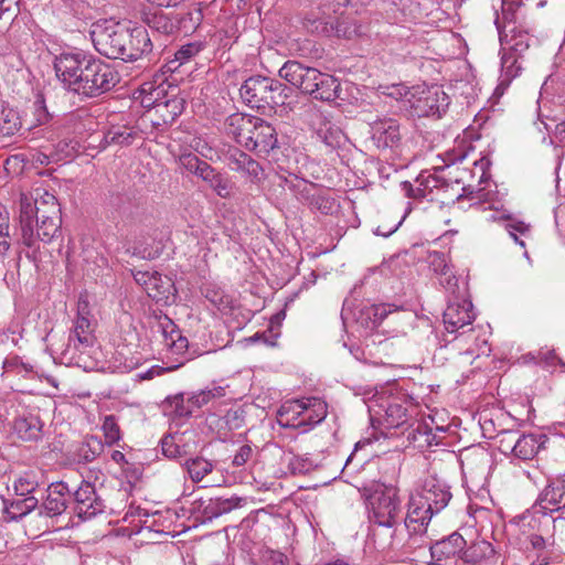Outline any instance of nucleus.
Here are the masks:
<instances>
[{
    "mask_svg": "<svg viewBox=\"0 0 565 565\" xmlns=\"http://www.w3.org/2000/svg\"><path fill=\"white\" fill-rule=\"evenodd\" d=\"M303 427L319 424L327 416V404L319 397H307Z\"/></svg>",
    "mask_w": 565,
    "mask_h": 565,
    "instance_id": "nucleus-37",
    "label": "nucleus"
},
{
    "mask_svg": "<svg viewBox=\"0 0 565 565\" xmlns=\"http://www.w3.org/2000/svg\"><path fill=\"white\" fill-rule=\"evenodd\" d=\"M534 509L542 513L565 509V480H556L548 484L541 493Z\"/></svg>",
    "mask_w": 565,
    "mask_h": 565,
    "instance_id": "nucleus-25",
    "label": "nucleus"
},
{
    "mask_svg": "<svg viewBox=\"0 0 565 565\" xmlns=\"http://www.w3.org/2000/svg\"><path fill=\"white\" fill-rule=\"evenodd\" d=\"M475 318L472 303L465 299L449 301L443 315L445 329L448 333H456L460 329L470 326Z\"/></svg>",
    "mask_w": 565,
    "mask_h": 565,
    "instance_id": "nucleus-16",
    "label": "nucleus"
},
{
    "mask_svg": "<svg viewBox=\"0 0 565 565\" xmlns=\"http://www.w3.org/2000/svg\"><path fill=\"white\" fill-rule=\"evenodd\" d=\"M90 39L95 50L108 58H121L127 28L107 21L93 24Z\"/></svg>",
    "mask_w": 565,
    "mask_h": 565,
    "instance_id": "nucleus-7",
    "label": "nucleus"
},
{
    "mask_svg": "<svg viewBox=\"0 0 565 565\" xmlns=\"http://www.w3.org/2000/svg\"><path fill=\"white\" fill-rule=\"evenodd\" d=\"M153 47L150 34L143 26L127 28V39L122 50V61L134 62L151 53Z\"/></svg>",
    "mask_w": 565,
    "mask_h": 565,
    "instance_id": "nucleus-17",
    "label": "nucleus"
},
{
    "mask_svg": "<svg viewBox=\"0 0 565 565\" xmlns=\"http://www.w3.org/2000/svg\"><path fill=\"white\" fill-rule=\"evenodd\" d=\"M465 546L466 541L462 535L454 532L447 537L433 543V546H430V556L439 562L459 554L461 555Z\"/></svg>",
    "mask_w": 565,
    "mask_h": 565,
    "instance_id": "nucleus-27",
    "label": "nucleus"
},
{
    "mask_svg": "<svg viewBox=\"0 0 565 565\" xmlns=\"http://www.w3.org/2000/svg\"><path fill=\"white\" fill-rule=\"evenodd\" d=\"M203 49L204 44L200 41L186 43L174 53L173 62H178V66L185 64L196 56Z\"/></svg>",
    "mask_w": 565,
    "mask_h": 565,
    "instance_id": "nucleus-47",
    "label": "nucleus"
},
{
    "mask_svg": "<svg viewBox=\"0 0 565 565\" xmlns=\"http://www.w3.org/2000/svg\"><path fill=\"white\" fill-rule=\"evenodd\" d=\"M429 267L437 275H447L449 273L450 266L446 255L441 252H431L428 256Z\"/></svg>",
    "mask_w": 565,
    "mask_h": 565,
    "instance_id": "nucleus-54",
    "label": "nucleus"
},
{
    "mask_svg": "<svg viewBox=\"0 0 565 565\" xmlns=\"http://www.w3.org/2000/svg\"><path fill=\"white\" fill-rule=\"evenodd\" d=\"M39 476L34 471L21 473L13 482V490L17 497H34L33 493L40 487Z\"/></svg>",
    "mask_w": 565,
    "mask_h": 565,
    "instance_id": "nucleus-39",
    "label": "nucleus"
},
{
    "mask_svg": "<svg viewBox=\"0 0 565 565\" xmlns=\"http://www.w3.org/2000/svg\"><path fill=\"white\" fill-rule=\"evenodd\" d=\"M398 310V307L394 305H387V303H380L374 305L371 308L366 310L367 316L371 318L373 317V323L379 324L381 323L390 313L395 312Z\"/></svg>",
    "mask_w": 565,
    "mask_h": 565,
    "instance_id": "nucleus-55",
    "label": "nucleus"
},
{
    "mask_svg": "<svg viewBox=\"0 0 565 565\" xmlns=\"http://www.w3.org/2000/svg\"><path fill=\"white\" fill-rule=\"evenodd\" d=\"M33 114L38 125L47 124L51 119V114L46 108L45 99L42 94H38L35 97L33 103Z\"/></svg>",
    "mask_w": 565,
    "mask_h": 565,
    "instance_id": "nucleus-56",
    "label": "nucleus"
},
{
    "mask_svg": "<svg viewBox=\"0 0 565 565\" xmlns=\"http://www.w3.org/2000/svg\"><path fill=\"white\" fill-rule=\"evenodd\" d=\"M383 408L382 415L387 427H398L407 419L406 408L395 399H385L380 405Z\"/></svg>",
    "mask_w": 565,
    "mask_h": 565,
    "instance_id": "nucleus-34",
    "label": "nucleus"
},
{
    "mask_svg": "<svg viewBox=\"0 0 565 565\" xmlns=\"http://www.w3.org/2000/svg\"><path fill=\"white\" fill-rule=\"evenodd\" d=\"M162 454L170 459L180 457L183 452L181 447L174 443V438L167 436L161 441Z\"/></svg>",
    "mask_w": 565,
    "mask_h": 565,
    "instance_id": "nucleus-62",
    "label": "nucleus"
},
{
    "mask_svg": "<svg viewBox=\"0 0 565 565\" xmlns=\"http://www.w3.org/2000/svg\"><path fill=\"white\" fill-rule=\"evenodd\" d=\"M430 546H433V540L427 535V527H422L419 531L416 526L414 529L399 526L390 537L383 540L379 548L411 556L426 550L430 552Z\"/></svg>",
    "mask_w": 565,
    "mask_h": 565,
    "instance_id": "nucleus-8",
    "label": "nucleus"
},
{
    "mask_svg": "<svg viewBox=\"0 0 565 565\" xmlns=\"http://www.w3.org/2000/svg\"><path fill=\"white\" fill-rule=\"evenodd\" d=\"M211 426L217 428V436L225 440L230 431L242 428L245 425V412L242 406L231 407L224 416H210Z\"/></svg>",
    "mask_w": 565,
    "mask_h": 565,
    "instance_id": "nucleus-26",
    "label": "nucleus"
},
{
    "mask_svg": "<svg viewBox=\"0 0 565 565\" xmlns=\"http://www.w3.org/2000/svg\"><path fill=\"white\" fill-rule=\"evenodd\" d=\"M307 397L285 402L279 411V423L286 427H303V413H306Z\"/></svg>",
    "mask_w": 565,
    "mask_h": 565,
    "instance_id": "nucleus-31",
    "label": "nucleus"
},
{
    "mask_svg": "<svg viewBox=\"0 0 565 565\" xmlns=\"http://www.w3.org/2000/svg\"><path fill=\"white\" fill-rule=\"evenodd\" d=\"M226 386H213L193 393L189 396V402L194 409H199L214 399H220L226 395Z\"/></svg>",
    "mask_w": 565,
    "mask_h": 565,
    "instance_id": "nucleus-41",
    "label": "nucleus"
},
{
    "mask_svg": "<svg viewBox=\"0 0 565 565\" xmlns=\"http://www.w3.org/2000/svg\"><path fill=\"white\" fill-rule=\"evenodd\" d=\"M3 118V126H1L0 131L3 135H13L15 131H18L21 127V122L19 121V117L15 111L10 109L7 114L2 111Z\"/></svg>",
    "mask_w": 565,
    "mask_h": 565,
    "instance_id": "nucleus-58",
    "label": "nucleus"
},
{
    "mask_svg": "<svg viewBox=\"0 0 565 565\" xmlns=\"http://www.w3.org/2000/svg\"><path fill=\"white\" fill-rule=\"evenodd\" d=\"M198 509L202 512L204 521H211L215 518L221 516L220 510L217 509L214 498H211L205 501H200Z\"/></svg>",
    "mask_w": 565,
    "mask_h": 565,
    "instance_id": "nucleus-61",
    "label": "nucleus"
},
{
    "mask_svg": "<svg viewBox=\"0 0 565 565\" xmlns=\"http://www.w3.org/2000/svg\"><path fill=\"white\" fill-rule=\"evenodd\" d=\"M253 454H254L253 448L249 445L241 446L239 449L234 455L232 465L237 468L243 467L250 460V458L253 457Z\"/></svg>",
    "mask_w": 565,
    "mask_h": 565,
    "instance_id": "nucleus-63",
    "label": "nucleus"
},
{
    "mask_svg": "<svg viewBox=\"0 0 565 565\" xmlns=\"http://www.w3.org/2000/svg\"><path fill=\"white\" fill-rule=\"evenodd\" d=\"M12 427L18 438L32 441L42 436L43 422L38 412L23 409L15 416Z\"/></svg>",
    "mask_w": 565,
    "mask_h": 565,
    "instance_id": "nucleus-22",
    "label": "nucleus"
},
{
    "mask_svg": "<svg viewBox=\"0 0 565 565\" xmlns=\"http://www.w3.org/2000/svg\"><path fill=\"white\" fill-rule=\"evenodd\" d=\"M217 509L220 510V515L228 513L234 509L241 507L243 499L236 495L230 498L216 497L214 498Z\"/></svg>",
    "mask_w": 565,
    "mask_h": 565,
    "instance_id": "nucleus-60",
    "label": "nucleus"
},
{
    "mask_svg": "<svg viewBox=\"0 0 565 565\" xmlns=\"http://www.w3.org/2000/svg\"><path fill=\"white\" fill-rule=\"evenodd\" d=\"M371 136L377 148H393L401 140L399 125L394 118L377 119L371 124Z\"/></svg>",
    "mask_w": 565,
    "mask_h": 565,
    "instance_id": "nucleus-20",
    "label": "nucleus"
},
{
    "mask_svg": "<svg viewBox=\"0 0 565 565\" xmlns=\"http://www.w3.org/2000/svg\"><path fill=\"white\" fill-rule=\"evenodd\" d=\"M522 55H518L515 53H512L510 51H502L501 56V83L500 85H509L510 82L515 78L521 70L522 65L520 60L522 58Z\"/></svg>",
    "mask_w": 565,
    "mask_h": 565,
    "instance_id": "nucleus-35",
    "label": "nucleus"
},
{
    "mask_svg": "<svg viewBox=\"0 0 565 565\" xmlns=\"http://www.w3.org/2000/svg\"><path fill=\"white\" fill-rule=\"evenodd\" d=\"M546 436L543 434H520L516 443L513 444V457L521 460H531L541 448L544 447Z\"/></svg>",
    "mask_w": 565,
    "mask_h": 565,
    "instance_id": "nucleus-28",
    "label": "nucleus"
},
{
    "mask_svg": "<svg viewBox=\"0 0 565 565\" xmlns=\"http://www.w3.org/2000/svg\"><path fill=\"white\" fill-rule=\"evenodd\" d=\"M311 125L319 139L328 147L337 148L342 143L344 134L327 115L322 113L315 114Z\"/></svg>",
    "mask_w": 565,
    "mask_h": 565,
    "instance_id": "nucleus-24",
    "label": "nucleus"
},
{
    "mask_svg": "<svg viewBox=\"0 0 565 565\" xmlns=\"http://www.w3.org/2000/svg\"><path fill=\"white\" fill-rule=\"evenodd\" d=\"M3 369L7 373H13L14 375L23 377H28L34 373L33 365L23 362L18 355L7 358L3 362Z\"/></svg>",
    "mask_w": 565,
    "mask_h": 565,
    "instance_id": "nucleus-45",
    "label": "nucleus"
},
{
    "mask_svg": "<svg viewBox=\"0 0 565 565\" xmlns=\"http://www.w3.org/2000/svg\"><path fill=\"white\" fill-rule=\"evenodd\" d=\"M248 158L249 154L236 149L228 157V166L232 170L239 172Z\"/></svg>",
    "mask_w": 565,
    "mask_h": 565,
    "instance_id": "nucleus-64",
    "label": "nucleus"
},
{
    "mask_svg": "<svg viewBox=\"0 0 565 565\" xmlns=\"http://www.w3.org/2000/svg\"><path fill=\"white\" fill-rule=\"evenodd\" d=\"M521 7L522 0H502V15L499 18L501 25H515L520 18Z\"/></svg>",
    "mask_w": 565,
    "mask_h": 565,
    "instance_id": "nucleus-43",
    "label": "nucleus"
},
{
    "mask_svg": "<svg viewBox=\"0 0 565 565\" xmlns=\"http://www.w3.org/2000/svg\"><path fill=\"white\" fill-rule=\"evenodd\" d=\"M11 247L10 220L7 212L0 211V256L4 257Z\"/></svg>",
    "mask_w": 565,
    "mask_h": 565,
    "instance_id": "nucleus-50",
    "label": "nucleus"
},
{
    "mask_svg": "<svg viewBox=\"0 0 565 565\" xmlns=\"http://www.w3.org/2000/svg\"><path fill=\"white\" fill-rule=\"evenodd\" d=\"M416 493L423 497L426 503L437 513L448 505L452 497L447 483L436 476L427 477Z\"/></svg>",
    "mask_w": 565,
    "mask_h": 565,
    "instance_id": "nucleus-15",
    "label": "nucleus"
},
{
    "mask_svg": "<svg viewBox=\"0 0 565 565\" xmlns=\"http://www.w3.org/2000/svg\"><path fill=\"white\" fill-rule=\"evenodd\" d=\"M520 433L515 430H502L497 435L498 438V448L499 450L504 454H511L514 452L513 444L516 443L518 437Z\"/></svg>",
    "mask_w": 565,
    "mask_h": 565,
    "instance_id": "nucleus-53",
    "label": "nucleus"
},
{
    "mask_svg": "<svg viewBox=\"0 0 565 565\" xmlns=\"http://www.w3.org/2000/svg\"><path fill=\"white\" fill-rule=\"evenodd\" d=\"M202 19V11L200 9H194L178 20V22L182 25L183 29H185V31H194L201 24Z\"/></svg>",
    "mask_w": 565,
    "mask_h": 565,
    "instance_id": "nucleus-59",
    "label": "nucleus"
},
{
    "mask_svg": "<svg viewBox=\"0 0 565 565\" xmlns=\"http://www.w3.org/2000/svg\"><path fill=\"white\" fill-rule=\"evenodd\" d=\"M19 222V243L29 248L34 257L41 243H51L61 233V209L56 198L41 186L22 193ZM26 257H31L29 252Z\"/></svg>",
    "mask_w": 565,
    "mask_h": 565,
    "instance_id": "nucleus-2",
    "label": "nucleus"
},
{
    "mask_svg": "<svg viewBox=\"0 0 565 565\" xmlns=\"http://www.w3.org/2000/svg\"><path fill=\"white\" fill-rule=\"evenodd\" d=\"M54 70L68 92L85 98L99 97L119 82L113 65L84 52L60 54L55 57Z\"/></svg>",
    "mask_w": 565,
    "mask_h": 565,
    "instance_id": "nucleus-1",
    "label": "nucleus"
},
{
    "mask_svg": "<svg viewBox=\"0 0 565 565\" xmlns=\"http://www.w3.org/2000/svg\"><path fill=\"white\" fill-rule=\"evenodd\" d=\"M72 491L64 481L52 482L46 489V497L38 507L39 516L45 521V530L49 529L47 519L62 515L68 508Z\"/></svg>",
    "mask_w": 565,
    "mask_h": 565,
    "instance_id": "nucleus-10",
    "label": "nucleus"
},
{
    "mask_svg": "<svg viewBox=\"0 0 565 565\" xmlns=\"http://www.w3.org/2000/svg\"><path fill=\"white\" fill-rule=\"evenodd\" d=\"M154 109L160 115L164 124L172 122L183 111V100L178 97L169 98L163 102H154Z\"/></svg>",
    "mask_w": 565,
    "mask_h": 565,
    "instance_id": "nucleus-40",
    "label": "nucleus"
},
{
    "mask_svg": "<svg viewBox=\"0 0 565 565\" xmlns=\"http://www.w3.org/2000/svg\"><path fill=\"white\" fill-rule=\"evenodd\" d=\"M526 558L530 565H550L557 563L561 555L555 551L553 544L543 536L532 534L529 536L526 545Z\"/></svg>",
    "mask_w": 565,
    "mask_h": 565,
    "instance_id": "nucleus-19",
    "label": "nucleus"
},
{
    "mask_svg": "<svg viewBox=\"0 0 565 565\" xmlns=\"http://www.w3.org/2000/svg\"><path fill=\"white\" fill-rule=\"evenodd\" d=\"M284 85L265 76H252L247 78L239 88V94L244 103L252 108H274L284 104L281 93Z\"/></svg>",
    "mask_w": 565,
    "mask_h": 565,
    "instance_id": "nucleus-5",
    "label": "nucleus"
},
{
    "mask_svg": "<svg viewBox=\"0 0 565 565\" xmlns=\"http://www.w3.org/2000/svg\"><path fill=\"white\" fill-rule=\"evenodd\" d=\"M148 28L160 35H171L178 30V25L173 19L162 12H156L146 18Z\"/></svg>",
    "mask_w": 565,
    "mask_h": 565,
    "instance_id": "nucleus-38",
    "label": "nucleus"
},
{
    "mask_svg": "<svg viewBox=\"0 0 565 565\" xmlns=\"http://www.w3.org/2000/svg\"><path fill=\"white\" fill-rule=\"evenodd\" d=\"M159 329L162 334L163 344L167 349L166 366H152L145 374L143 380H151L160 376L166 372L175 371L183 366L186 362L194 359V354L189 351V341L182 334L179 327L167 316L159 318Z\"/></svg>",
    "mask_w": 565,
    "mask_h": 565,
    "instance_id": "nucleus-4",
    "label": "nucleus"
},
{
    "mask_svg": "<svg viewBox=\"0 0 565 565\" xmlns=\"http://www.w3.org/2000/svg\"><path fill=\"white\" fill-rule=\"evenodd\" d=\"M135 280L142 286L147 295L156 302L170 305L174 302L177 289L173 280L158 271H137Z\"/></svg>",
    "mask_w": 565,
    "mask_h": 565,
    "instance_id": "nucleus-9",
    "label": "nucleus"
},
{
    "mask_svg": "<svg viewBox=\"0 0 565 565\" xmlns=\"http://www.w3.org/2000/svg\"><path fill=\"white\" fill-rule=\"evenodd\" d=\"M252 126L254 129L247 135L244 147L258 154H268L278 143L275 128L260 117H255Z\"/></svg>",
    "mask_w": 565,
    "mask_h": 565,
    "instance_id": "nucleus-13",
    "label": "nucleus"
},
{
    "mask_svg": "<svg viewBox=\"0 0 565 565\" xmlns=\"http://www.w3.org/2000/svg\"><path fill=\"white\" fill-rule=\"evenodd\" d=\"M102 429L108 446H113L121 439L120 427L114 415H107L104 417Z\"/></svg>",
    "mask_w": 565,
    "mask_h": 565,
    "instance_id": "nucleus-46",
    "label": "nucleus"
},
{
    "mask_svg": "<svg viewBox=\"0 0 565 565\" xmlns=\"http://www.w3.org/2000/svg\"><path fill=\"white\" fill-rule=\"evenodd\" d=\"M502 51H510L522 55L530 47V35L527 32L518 29L516 25H501L499 17L495 19Z\"/></svg>",
    "mask_w": 565,
    "mask_h": 565,
    "instance_id": "nucleus-18",
    "label": "nucleus"
},
{
    "mask_svg": "<svg viewBox=\"0 0 565 565\" xmlns=\"http://www.w3.org/2000/svg\"><path fill=\"white\" fill-rule=\"evenodd\" d=\"M256 116L235 113L230 115L225 121V129L227 135L232 136L237 143L244 147L247 135L250 132V129H254L252 126Z\"/></svg>",
    "mask_w": 565,
    "mask_h": 565,
    "instance_id": "nucleus-30",
    "label": "nucleus"
},
{
    "mask_svg": "<svg viewBox=\"0 0 565 565\" xmlns=\"http://www.w3.org/2000/svg\"><path fill=\"white\" fill-rule=\"evenodd\" d=\"M434 514H437V512L426 503L423 497L414 492L409 495L404 526L406 529H414L416 526L419 530L427 527Z\"/></svg>",
    "mask_w": 565,
    "mask_h": 565,
    "instance_id": "nucleus-21",
    "label": "nucleus"
},
{
    "mask_svg": "<svg viewBox=\"0 0 565 565\" xmlns=\"http://www.w3.org/2000/svg\"><path fill=\"white\" fill-rule=\"evenodd\" d=\"M367 518L373 527V539L377 547L385 537L399 527L402 500L394 486H377L366 498Z\"/></svg>",
    "mask_w": 565,
    "mask_h": 565,
    "instance_id": "nucleus-3",
    "label": "nucleus"
},
{
    "mask_svg": "<svg viewBox=\"0 0 565 565\" xmlns=\"http://www.w3.org/2000/svg\"><path fill=\"white\" fill-rule=\"evenodd\" d=\"M312 86L309 95L317 100L333 102L339 97L340 83L330 74L320 72V78L317 76Z\"/></svg>",
    "mask_w": 565,
    "mask_h": 565,
    "instance_id": "nucleus-29",
    "label": "nucleus"
},
{
    "mask_svg": "<svg viewBox=\"0 0 565 565\" xmlns=\"http://www.w3.org/2000/svg\"><path fill=\"white\" fill-rule=\"evenodd\" d=\"M135 134L131 129L126 127H117L110 129L106 134V141L108 143L125 145L128 146L132 142Z\"/></svg>",
    "mask_w": 565,
    "mask_h": 565,
    "instance_id": "nucleus-51",
    "label": "nucleus"
},
{
    "mask_svg": "<svg viewBox=\"0 0 565 565\" xmlns=\"http://www.w3.org/2000/svg\"><path fill=\"white\" fill-rule=\"evenodd\" d=\"M179 164L181 168L186 170L188 172L201 177V171H203V167H207L209 163L201 160L196 154L192 152L183 153L179 157Z\"/></svg>",
    "mask_w": 565,
    "mask_h": 565,
    "instance_id": "nucleus-48",
    "label": "nucleus"
},
{
    "mask_svg": "<svg viewBox=\"0 0 565 565\" xmlns=\"http://www.w3.org/2000/svg\"><path fill=\"white\" fill-rule=\"evenodd\" d=\"M200 179L204 181L220 198L227 199L232 195L234 184L224 174L216 171L211 164L203 167Z\"/></svg>",
    "mask_w": 565,
    "mask_h": 565,
    "instance_id": "nucleus-32",
    "label": "nucleus"
},
{
    "mask_svg": "<svg viewBox=\"0 0 565 565\" xmlns=\"http://www.w3.org/2000/svg\"><path fill=\"white\" fill-rule=\"evenodd\" d=\"M104 445L98 437L87 438L78 448V456L86 462L95 460L103 451Z\"/></svg>",
    "mask_w": 565,
    "mask_h": 565,
    "instance_id": "nucleus-44",
    "label": "nucleus"
},
{
    "mask_svg": "<svg viewBox=\"0 0 565 565\" xmlns=\"http://www.w3.org/2000/svg\"><path fill=\"white\" fill-rule=\"evenodd\" d=\"M73 511L82 520H89L105 511L104 499L97 493L95 486L82 481L76 491L72 492Z\"/></svg>",
    "mask_w": 565,
    "mask_h": 565,
    "instance_id": "nucleus-11",
    "label": "nucleus"
},
{
    "mask_svg": "<svg viewBox=\"0 0 565 565\" xmlns=\"http://www.w3.org/2000/svg\"><path fill=\"white\" fill-rule=\"evenodd\" d=\"M166 406L178 417H188L194 412V407L189 402V397L185 399L182 393L167 397Z\"/></svg>",
    "mask_w": 565,
    "mask_h": 565,
    "instance_id": "nucleus-42",
    "label": "nucleus"
},
{
    "mask_svg": "<svg viewBox=\"0 0 565 565\" xmlns=\"http://www.w3.org/2000/svg\"><path fill=\"white\" fill-rule=\"evenodd\" d=\"M95 342L93 323L88 317L87 303L79 301L77 317L71 330L66 352L74 350L83 353Z\"/></svg>",
    "mask_w": 565,
    "mask_h": 565,
    "instance_id": "nucleus-12",
    "label": "nucleus"
},
{
    "mask_svg": "<svg viewBox=\"0 0 565 565\" xmlns=\"http://www.w3.org/2000/svg\"><path fill=\"white\" fill-rule=\"evenodd\" d=\"M460 558L467 565H497L499 556L493 545L482 539L463 547Z\"/></svg>",
    "mask_w": 565,
    "mask_h": 565,
    "instance_id": "nucleus-23",
    "label": "nucleus"
},
{
    "mask_svg": "<svg viewBox=\"0 0 565 565\" xmlns=\"http://www.w3.org/2000/svg\"><path fill=\"white\" fill-rule=\"evenodd\" d=\"M505 230L509 233L510 237L522 247H525V242L519 237H527L530 235V225L525 224L522 221H511L505 224Z\"/></svg>",
    "mask_w": 565,
    "mask_h": 565,
    "instance_id": "nucleus-52",
    "label": "nucleus"
},
{
    "mask_svg": "<svg viewBox=\"0 0 565 565\" xmlns=\"http://www.w3.org/2000/svg\"><path fill=\"white\" fill-rule=\"evenodd\" d=\"M239 173L245 174L253 182H258L262 180L264 175V169L263 167L254 160L250 156L246 163L244 164V168L239 171Z\"/></svg>",
    "mask_w": 565,
    "mask_h": 565,
    "instance_id": "nucleus-57",
    "label": "nucleus"
},
{
    "mask_svg": "<svg viewBox=\"0 0 565 565\" xmlns=\"http://www.w3.org/2000/svg\"><path fill=\"white\" fill-rule=\"evenodd\" d=\"M279 76L301 93L309 95L310 89H313V81L317 76L320 78V71L298 61H287L279 70Z\"/></svg>",
    "mask_w": 565,
    "mask_h": 565,
    "instance_id": "nucleus-14",
    "label": "nucleus"
},
{
    "mask_svg": "<svg viewBox=\"0 0 565 565\" xmlns=\"http://www.w3.org/2000/svg\"><path fill=\"white\" fill-rule=\"evenodd\" d=\"M39 507V499L35 497H17L9 503H6L4 512L11 521L20 520L30 514Z\"/></svg>",
    "mask_w": 565,
    "mask_h": 565,
    "instance_id": "nucleus-33",
    "label": "nucleus"
},
{
    "mask_svg": "<svg viewBox=\"0 0 565 565\" xmlns=\"http://www.w3.org/2000/svg\"><path fill=\"white\" fill-rule=\"evenodd\" d=\"M449 106V97L440 86L417 85L411 88L408 108L413 116L439 118Z\"/></svg>",
    "mask_w": 565,
    "mask_h": 565,
    "instance_id": "nucleus-6",
    "label": "nucleus"
},
{
    "mask_svg": "<svg viewBox=\"0 0 565 565\" xmlns=\"http://www.w3.org/2000/svg\"><path fill=\"white\" fill-rule=\"evenodd\" d=\"M190 479L200 482L214 469V463L203 457L189 458L183 463Z\"/></svg>",
    "mask_w": 565,
    "mask_h": 565,
    "instance_id": "nucleus-36",
    "label": "nucleus"
},
{
    "mask_svg": "<svg viewBox=\"0 0 565 565\" xmlns=\"http://www.w3.org/2000/svg\"><path fill=\"white\" fill-rule=\"evenodd\" d=\"M415 183L417 184L418 195H423V198H425L430 194L434 189H437L440 185V179L430 173L422 172L415 179Z\"/></svg>",
    "mask_w": 565,
    "mask_h": 565,
    "instance_id": "nucleus-49",
    "label": "nucleus"
}]
</instances>
